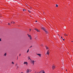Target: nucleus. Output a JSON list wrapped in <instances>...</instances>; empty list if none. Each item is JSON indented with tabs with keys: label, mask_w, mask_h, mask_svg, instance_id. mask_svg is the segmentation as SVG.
<instances>
[{
	"label": "nucleus",
	"mask_w": 73,
	"mask_h": 73,
	"mask_svg": "<svg viewBox=\"0 0 73 73\" xmlns=\"http://www.w3.org/2000/svg\"><path fill=\"white\" fill-rule=\"evenodd\" d=\"M25 11H26V10H25Z\"/></svg>",
	"instance_id": "39"
},
{
	"label": "nucleus",
	"mask_w": 73,
	"mask_h": 73,
	"mask_svg": "<svg viewBox=\"0 0 73 73\" xmlns=\"http://www.w3.org/2000/svg\"><path fill=\"white\" fill-rule=\"evenodd\" d=\"M11 23L12 24H14V23H15V22H14L13 21H12V22H11Z\"/></svg>",
	"instance_id": "11"
},
{
	"label": "nucleus",
	"mask_w": 73,
	"mask_h": 73,
	"mask_svg": "<svg viewBox=\"0 0 73 73\" xmlns=\"http://www.w3.org/2000/svg\"><path fill=\"white\" fill-rule=\"evenodd\" d=\"M61 38H62V39H63V38H62V36L61 37Z\"/></svg>",
	"instance_id": "25"
},
{
	"label": "nucleus",
	"mask_w": 73,
	"mask_h": 73,
	"mask_svg": "<svg viewBox=\"0 0 73 73\" xmlns=\"http://www.w3.org/2000/svg\"><path fill=\"white\" fill-rule=\"evenodd\" d=\"M31 62H32V63H33V64L34 65V64L35 63V61L34 60H32Z\"/></svg>",
	"instance_id": "5"
},
{
	"label": "nucleus",
	"mask_w": 73,
	"mask_h": 73,
	"mask_svg": "<svg viewBox=\"0 0 73 73\" xmlns=\"http://www.w3.org/2000/svg\"><path fill=\"white\" fill-rule=\"evenodd\" d=\"M30 9H32V7H30Z\"/></svg>",
	"instance_id": "33"
},
{
	"label": "nucleus",
	"mask_w": 73,
	"mask_h": 73,
	"mask_svg": "<svg viewBox=\"0 0 73 73\" xmlns=\"http://www.w3.org/2000/svg\"><path fill=\"white\" fill-rule=\"evenodd\" d=\"M35 29V30H36V29Z\"/></svg>",
	"instance_id": "31"
},
{
	"label": "nucleus",
	"mask_w": 73,
	"mask_h": 73,
	"mask_svg": "<svg viewBox=\"0 0 73 73\" xmlns=\"http://www.w3.org/2000/svg\"><path fill=\"white\" fill-rule=\"evenodd\" d=\"M37 54V55H38V56H39V57H41V54Z\"/></svg>",
	"instance_id": "4"
},
{
	"label": "nucleus",
	"mask_w": 73,
	"mask_h": 73,
	"mask_svg": "<svg viewBox=\"0 0 73 73\" xmlns=\"http://www.w3.org/2000/svg\"><path fill=\"white\" fill-rule=\"evenodd\" d=\"M66 71H67V70H66Z\"/></svg>",
	"instance_id": "37"
},
{
	"label": "nucleus",
	"mask_w": 73,
	"mask_h": 73,
	"mask_svg": "<svg viewBox=\"0 0 73 73\" xmlns=\"http://www.w3.org/2000/svg\"><path fill=\"white\" fill-rule=\"evenodd\" d=\"M64 35L65 36H68V35L66 34V33H65V34H64Z\"/></svg>",
	"instance_id": "12"
},
{
	"label": "nucleus",
	"mask_w": 73,
	"mask_h": 73,
	"mask_svg": "<svg viewBox=\"0 0 73 73\" xmlns=\"http://www.w3.org/2000/svg\"><path fill=\"white\" fill-rule=\"evenodd\" d=\"M27 35H28V36H29V34H27Z\"/></svg>",
	"instance_id": "30"
},
{
	"label": "nucleus",
	"mask_w": 73,
	"mask_h": 73,
	"mask_svg": "<svg viewBox=\"0 0 73 73\" xmlns=\"http://www.w3.org/2000/svg\"><path fill=\"white\" fill-rule=\"evenodd\" d=\"M21 56V54H19V56Z\"/></svg>",
	"instance_id": "24"
},
{
	"label": "nucleus",
	"mask_w": 73,
	"mask_h": 73,
	"mask_svg": "<svg viewBox=\"0 0 73 73\" xmlns=\"http://www.w3.org/2000/svg\"><path fill=\"white\" fill-rule=\"evenodd\" d=\"M27 73H28V72H29V69H27Z\"/></svg>",
	"instance_id": "10"
},
{
	"label": "nucleus",
	"mask_w": 73,
	"mask_h": 73,
	"mask_svg": "<svg viewBox=\"0 0 73 73\" xmlns=\"http://www.w3.org/2000/svg\"><path fill=\"white\" fill-rule=\"evenodd\" d=\"M0 41H1V39H0Z\"/></svg>",
	"instance_id": "23"
},
{
	"label": "nucleus",
	"mask_w": 73,
	"mask_h": 73,
	"mask_svg": "<svg viewBox=\"0 0 73 73\" xmlns=\"http://www.w3.org/2000/svg\"><path fill=\"white\" fill-rule=\"evenodd\" d=\"M63 41H64V40H65V39H63Z\"/></svg>",
	"instance_id": "27"
},
{
	"label": "nucleus",
	"mask_w": 73,
	"mask_h": 73,
	"mask_svg": "<svg viewBox=\"0 0 73 73\" xmlns=\"http://www.w3.org/2000/svg\"><path fill=\"white\" fill-rule=\"evenodd\" d=\"M58 36L59 35L58 34Z\"/></svg>",
	"instance_id": "41"
},
{
	"label": "nucleus",
	"mask_w": 73,
	"mask_h": 73,
	"mask_svg": "<svg viewBox=\"0 0 73 73\" xmlns=\"http://www.w3.org/2000/svg\"><path fill=\"white\" fill-rule=\"evenodd\" d=\"M28 11L29 13H31V11L30 10H28Z\"/></svg>",
	"instance_id": "15"
},
{
	"label": "nucleus",
	"mask_w": 73,
	"mask_h": 73,
	"mask_svg": "<svg viewBox=\"0 0 73 73\" xmlns=\"http://www.w3.org/2000/svg\"><path fill=\"white\" fill-rule=\"evenodd\" d=\"M56 5V7H58V5Z\"/></svg>",
	"instance_id": "19"
},
{
	"label": "nucleus",
	"mask_w": 73,
	"mask_h": 73,
	"mask_svg": "<svg viewBox=\"0 0 73 73\" xmlns=\"http://www.w3.org/2000/svg\"><path fill=\"white\" fill-rule=\"evenodd\" d=\"M28 37H31V35H29Z\"/></svg>",
	"instance_id": "20"
},
{
	"label": "nucleus",
	"mask_w": 73,
	"mask_h": 73,
	"mask_svg": "<svg viewBox=\"0 0 73 73\" xmlns=\"http://www.w3.org/2000/svg\"><path fill=\"white\" fill-rule=\"evenodd\" d=\"M36 21V22H37V21Z\"/></svg>",
	"instance_id": "36"
},
{
	"label": "nucleus",
	"mask_w": 73,
	"mask_h": 73,
	"mask_svg": "<svg viewBox=\"0 0 73 73\" xmlns=\"http://www.w3.org/2000/svg\"><path fill=\"white\" fill-rule=\"evenodd\" d=\"M31 47H32V46H31L30 47V48H31Z\"/></svg>",
	"instance_id": "26"
},
{
	"label": "nucleus",
	"mask_w": 73,
	"mask_h": 73,
	"mask_svg": "<svg viewBox=\"0 0 73 73\" xmlns=\"http://www.w3.org/2000/svg\"><path fill=\"white\" fill-rule=\"evenodd\" d=\"M30 31H31V29H30Z\"/></svg>",
	"instance_id": "34"
},
{
	"label": "nucleus",
	"mask_w": 73,
	"mask_h": 73,
	"mask_svg": "<svg viewBox=\"0 0 73 73\" xmlns=\"http://www.w3.org/2000/svg\"><path fill=\"white\" fill-rule=\"evenodd\" d=\"M45 48H46V49H49V47H48L46 46H45Z\"/></svg>",
	"instance_id": "7"
},
{
	"label": "nucleus",
	"mask_w": 73,
	"mask_h": 73,
	"mask_svg": "<svg viewBox=\"0 0 73 73\" xmlns=\"http://www.w3.org/2000/svg\"><path fill=\"white\" fill-rule=\"evenodd\" d=\"M28 52H29V49H28V50H27V53H28Z\"/></svg>",
	"instance_id": "14"
},
{
	"label": "nucleus",
	"mask_w": 73,
	"mask_h": 73,
	"mask_svg": "<svg viewBox=\"0 0 73 73\" xmlns=\"http://www.w3.org/2000/svg\"><path fill=\"white\" fill-rule=\"evenodd\" d=\"M64 29H66V27H64Z\"/></svg>",
	"instance_id": "18"
},
{
	"label": "nucleus",
	"mask_w": 73,
	"mask_h": 73,
	"mask_svg": "<svg viewBox=\"0 0 73 73\" xmlns=\"http://www.w3.org/2000/svg\"><path fill=\"white\" fill-rule=\"evenodd\" d=\"M23 11H25V10H24V9H23Z\"/></svg>",
	"instance_id": "28"
},
{
	"label": "nucleus",
	"mask_w": 73,
	"mask_h": 73,
	"mask_svg": "<svg viewBox=\"0 0 73 73\" xmlns=\"http://www.w3.org/2000/svg\"><path fill=\"white\" fill-rule=\"evenodd\" d=\"M29 72H31V70L29 69Z\"/></svg>",
	"instance_id": "17"
},
{
	"label": "nucleus",
	"mask_w": 73,
	"mask_h": 73,
	"mask_svg": "<svg viewBox=\"0 0 73 73\" xmlns=\"http://www.w3.org/2000/svg\"><path fill=\"white\" fill-rule=\"evenodd\" d=\"M36 31L37 32H39V30L37 29H36Z\"/></svg>",
	"instance_id": "13"
},
{
	"label": "nucleus",
	"mask_w": 73,
	"mask_h": 73,
	"mask_svg": "<svg viewBox=\"0 0 73 73\" xmlns=\"http://www.w3.org/2000/svg\"><path fill=\"white\" fill-rule=\"evenodd\" d=\"M42 29L43 30V31H44V32H45L46 33V34H48V33H49V32H48V31H46V29H45V28H44V27H42Z\"/></svg>",
	"instance_id": "1"
},
{
	"label": "nucleus",
	"mask_w": 73,
	"mask_h": 73,
	"mask_svg": "<svg viewBox=\"0 0 73 73\" xmlns=\"http://www.w3.org/2000/svg\"><path fill=\"white\" fill-rule=\"evenodd\" d=\"M39 73H45V72H44V70L41 71L40 72H39Z\"/></svg>",
	"instance_id": "3"
},
{
	"label": "nucleus",
	"mask_w": 73,
	"mask_h": 73,
	"mask_svg": "<svg viewBox=\"0 0 73 73\" xmlns=\"http://www.w3.org/2000/svg\"><path fill=\"white\" fill-rule=\"evenodd\" d=\"M72 42H73V41H72Z\"/></svg>",
	"instance_id": "38"
},
{
	"label": "nucleus",
	"mask_w": 73,
	"mask_h": 73,
	"mask_svg": "<svg viewBox=\"0 0 73 73\" xmlns=\"http://www.w3.org/2000/svg\"><path fill=\"white\" fill-rule=\"evenodd\" d=\"M21 73H23V72H21Z\"/></svg>",
	"instance_id": "40"
},
{
	"label": "nucleus",
	"mask_w": 73,
	"mask_h": 73,
	"mask_svg": "<svg viewBox=\"0 0 73 73\" xmlns=\"http://www.w3.org/2000/svg\"><path fill=\"white\" fill-rule=\"evenodd\" d=\"M29 57H29V56L28 57V58H29Z\"/></svg>",
	"instance_id": "35"
},
{
	"label": "nucleus",
	"mask_w": 73,
	"mask_h": 73,
	"mask_svg": "<svg viewBox=\"0 0 73 73\" xmlns=\"http://www.w3.org/2000/svg\"><path fill=\"white\" fill-rule=\"evenodd\" d=\"M56 68V66H54V65H53L52 66V69H55V68Z\"/></svg>",
	"instance_id": "2"
},
{
	"label": "nucleus",
	"mask_w": 73,
	"mask_h": 73,
	"mask_svg": "<svg viewBox=\"0 0 73 73\" xmlns=\"http://www.w3.org/2000/svg\"><path fill=\"white\" fill-rule=\"evenodd\" d=\"M18 59V56H17V60Z\"/></svg>",
	"instance_id": "32"
},
{
	"label": "nucleus",
	"mask_w": 73,
	"mask_h": 73,
	"mask_svg": "<svg viewBox=\"0 0 73 73\" xmlns=\"http://www.w3.org/2000/svg\"><path fill=\"white\" fill-rule=\"evenodd\" d=\"M46 54H48V55H49V50L47 52Z\"/></svg>",
	"instance_id": "8"
},
{
	"label": "nucleus",
	"mask_w": 73,
	"mask_h": 73,
	"mask_svg": "<svg viewBox=\"0 0 73 73\" xmlns=\"http://www.w3.org/2000/svg\"><path fill=\"white\" fill-rule=\"evenodd\" d=\"M28 60H31V59L30 58H29Z\"/></svg>",
	"instance_id": "22"
},
{
	"label": "nucleus",
	"mask_w": 73,
	"mask_h": 73,
	"mask_svg": "<svg viewBox=\"0 0 73 73\" xmlns=\"http://www.w3.org/2000/svg\"><path fill=\"white\" fill-rule=\"evenodd\" d=\"M24 64H26V65H28V63L27 62H24Z\"/></svg>",
	"instance_id": "6"
},
{
	"label": "nucleus",
	"mask_w": 73,
	"mask_h": 73,
	"mask_svg": "<svg viewBox=\"0 0 73 73\" xmlns=\"http://www.w3.org/2000/svg\"><path fill=\"white\" fill-rule=\"evenodd\" d=\"M8 25H10V23H8Z\"/></svg>",
	"instance_id": "29"
},
{
	"label": "nucleus",
	"mask_w": 73,
	"mask_h": 73,
	"mask_svg": "<svg viewBox=\"0 0 73 73\" xmlns=\"http://www.w3.org/2000/svg\"><path fill=\"white\" fill-rule=\"evenodd\" d=\"M11 64H14V62H12Z\"/></svg>",
	"instance_id": "16"
},
{
	"label": "nucleus",
	"mask_w": 73,
	"mask_h": 73,
	"mask_svg": "<svg viewBox=\"0 0 73 73\" xmlns=\"http://www.w3.org/2000/svg\"><path fill=\"white\" fill-rule=\"evenodd\" d=\"M30 40H32V37H31V36L30 37Z\"/></svg>",
	"instance_id": "21"
},
{
	"label": "nucleus",
	"mask_w": 73,
	"mask_h": 73,
	"mask_svg": "<svg viewBox=\"0 0 73 73\" xmlns=\"http://www.w3.org/2000/svg\"><path fill=\"white\" fill-rule=\"evenodd\" d=\"M6 55H7V53H5V54H4V55H3V56L5 57Z\"/></svg>",
	"instance_id": "9"
}]
</instances>
